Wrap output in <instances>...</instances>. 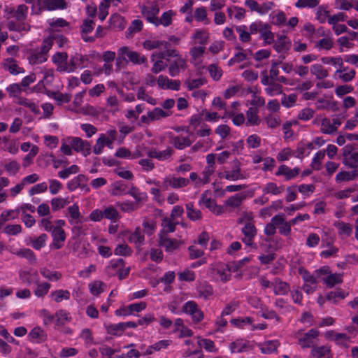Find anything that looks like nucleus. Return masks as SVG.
I'll return each instance as SVG.
<instances>
[{
    "label": "nucleus",
    "mask_w": 358,
    "mask_h": 358,
    "mask_svg": "<svg viewBox=\"0 0 358 358\" xmlns=\"http://www.w3.org/2000/svg\"><path fill=\"white\" fill-rule=\"evenodd\" d=\"M29 8L25 4L18 5L15 10L11 12L12 16L17 22L10 20L8 22V28L10 31L18 32L28 31L30 29L29 24L25 22L28 15Z\"/></svg>",
    "instance_id": "obj_1"
},
{
    "label": "nucleus",
    "mask_w": 358,
    "mask_h": 358,
    "mask_svg": "<svg viewBox=\"0 0 358 358\" xmlns=\"http://www.w3.org/2000/svg\"><path fill=\"white\" fill-rule=\"evenodd\" d=\"M117 55L118 57L116 58L117 66H119L122 61H124L126 63L131 62L136 65L147 64V58L145 55L136 51L131 50L127 46L120 48L117 50Z\"/></svg>",
    "instance_id": "obj_2"
},
{
    "label": "nucleus",
    "mask_w": 358,
    "mask_h": 358,
    "mask_svg": "<svg viewBox=\"0 0 358 358\" xmlns=\"http://www.w3.org/2000/svg\"><path fill=\"white\" fill-rule=\"evenodd\" d=\"M343 164L352 169L358 168V152H355V147L348 144L342 149Z\"/></svg>",
    "instance_id": "obj_3"
},
{
    "label": "nucleus",
    "mask_w": 358,
    "mask_h": 358,
    "mask_svg": "<svg viewBox=\"0 0 358 358\" xmlns=\"http://www.w3.org/2000/svg\"><path fill=\"white\" fill-rule=\"evenodd\" d=\"M298 344L302 349L313 348L315 340L317 339L320 331L316 329H311L304 334L298 332Z\"/></svg>",
    "instance_id": "obj_4"
},
{
    "label": "nucleus",
    "mask_w": 358,
    "mask_h": 358,
    "mask_svg": "<svg viewBox=\"0 0 358 358\" xmlns=\"http://www.w3.org/2000/svg\"><path fill=\"white\" fill-rule=\"evenodd\" d=\"M241 232L243 234L242 241L248 246L257 248V245L254 243V239L257 234V229L255 226V224L246 223L243 224V227L241 229Z\"/></svg>",
    "instance_id": "obj_5"
},
{
    "label": "nucleus",
    "mask_w": 358,
    "mask_h": 358,
    "mask_svg": "<svg viewBox=\"0 0 358 358\" xmlns=\"http://www.w3.org/2000/svg\"><path fill=\"white\" fill-rule=\"evenodd\" d=\"M184 313L191 315L193 322L198 323L203 319V313L194 301L186 302L182 306Z\"/></svg>",
    "instance_id": "obj_6"
},
{
    "label": "nucleus",
    "mask_w": 358,
    "mask_h": 358,
    "mask_svg": "<svg viewBox=\"0 0 358 358\" xmlns=\"http://www.w3.org/2000/svg\"><path fill=\"white\" fill-rule=\"evenodd\" d=\"M72 148L77 152H81L84 156L91 153V144L80 137H71L68 139Z\"/></svg>",
    "instance_id": "obj_7"
},
{
    "label": "nucleus",
    "mask_w": 358,
    "mask_h": 358,
    "mask_svg": "<svg viewBox=\"0 0 358 358\" xmlns=\"http://www.w3.org/2000/svg\"><path fill=\"white\" fill-rule=\"evenodd\" d=\"M67 60L68 55L65 52H58L52 58V62L57 66V71L71 73L69 62Z\"/></svg>",
    "instance_id": "obj_8"
},
{
    "label": "nucleus",
    "mask_w": 358,
    "mask_h": 358,
    "mask_svg": "<svg viewBox=\"0 0 358 358\" xmlns=\"http://www.w3.org/2000/svg\"><path fill=\"white\" fill-rule=\"evenodd\" d=\"M89 57L87 55L76 54L71 57L69 60V67L71 72H74L78 69H84L87 66Z\"/></svg>",
    "instance_id": "obj_9"
},
{
    "label": "nucleus",
    "mask_w": 358,
    "mask_h": 358,
    "mask_svg": "<svg viewBox=\"0 0 358 358\" xmlns=\"http://www.w3.org/2000/svg\"><path fill=\"white\" fill-rule=\"evenodd\" d=\"M180 81L179 80H171L167 76L160 75L157 79L159 87L163 90H171L178 91L180 87Z\"/></svg>",
    "instance_id": "obj_10"
},
{
    "label": "nucleus",
    "mask_w": 358,
    "mask_h": 358,
    "mask_svg": "<svg viewBox=\"0 0 358 358\" xmlns=\"http://www.w3.org/2000/svg\"><path fill=\"white\" fill-rule=\"evenodd\" d=\"M141 11L149 22L155 24L156 22H158L157 15L159 12V8L157 4H153L150 6H142Z\"/></svg>",
    "instance_id": "obj_11"
},
{
    "label": "nucleus",
    "mask_w": 358,
    "mask_h": 358,
    "mask_svg": "<svg viewBox=\"0 0 358 358\" xmlns=\"http://www.w3.org/2000/svg\"><path fill=\"white\" fill-rule=\"evenodd\" d=\"M186 59L179 57L176 59L171 62L169 66V75L172 77L178 76L181 71H185L187 68Z\"/></svg>",
    "instance_id": "obj_12"
},
{
    "label": "nucleus",
    "mask_w": 358,
    "mask_h": 358,
    "mask_svg": "<svg viewBox=\"0 0 358 358\" xmlns=\"http://www.w3.org/2000/svg\"><path fill=\"white\" fill-rule=\"evenodd\" d=\"M224 177L228 180L232 181L245 178V176L241 171V164L237 159L233 161L232 170L224 171Z\"/></svg>",
    "instance_id": "obj_13"
},
{
    "label": "nucleus",
    "mask_w": 358,
    "mask_h": 358,
    "mask_svg": "<svg viewBox=\"0 0 358 358\" xmlns=\"http://www.w3.org/2000/svg\"><path fill=\"white\" fill-rule=\"evenodd\" d=\"M300 172L301 169L299 167L291 169L287 165L282 164L278 167V171L275 173V176H282L285 177V180H290L295 178Z\"/></svg>",
    "instance_id": "obj_14"
},
{
    "label": "nucleus",
    "mask_w": 358,
    "mask_h": 358,
    "mask_svg": "<svg viewBox=\"0 0 358 358\" xmlns=\"http://www.w3.org/2000/svg\"><path fill=\"white\" fill-rule=\"evenodd\" d=\"M199 203L204 205L210 211L216 215H220L224 212V207L217 205L215 200L210 198H207L205 194L201 195V197L199 201Z\"/></svg>",
    "instance_id": "obj_15"
},
{
    "label": "nucleus",
    "mask_w": 358,
    "mask_h": 358,
    "mask_svg": "<svg viewBox=\"0 0 358 358\" xmlns=\"http://www.w3.org/2000/svg\"><path fill=\"white\" fill-rule=\"evenodd\" d=\"M52 245L55 249H60L66 240V234L64 230L60 227H55L52 231Z\"/></svg>",
    "instance_id": "obj_16"
},
{
    "label": "nucleus",
    "mask_w": 358,
    "mask_h": 358,
    "mask_svg": "<svg viewBox=\"0 0 358 358\" xmlns=\"http://www.w3.org/2000/svg\"><path fill=\"white\" fill-rule=\"evenodd\" d=\"M87 178L83 174H79L67 182V189L69 192H73L77 188L83 189L86 187Z\"/></svg>",
    "instance_id": "obj_17"
},
{
    "label": "nucleus",
    "mask_w": 358,
    "mask_h": 358,
    "mask_svg": "<svg viewBox=\"0 0 358 358\" xmlns=\"http://www.w3.org/2000/svg\"><path fill=\"white\" fill-rule=\"evenodd\" d=\"M334 226L337 229L338 235L342 238H348L352 234V226L343 221H336Z\"/></svg>",
    "instance_id": "obj_18"
},
{
    "label": "nucleus",
    "mask_w": 358,
    "mask_h": 358,
    "mask_svg": "<svg viewBox=\"0 0 358 358\" xmlns=\"http://www.w3.org/2000/svg\"><path fill=\"white\" fill-rule=\"evenodd\" d=\"M179 222H173L171 218L165 217L162 219V230L159 234V236H167L169 233H173L176 231V225Z\"/></svg>",
    "instance_id": "obj_19"
},
{
    "label": "nucleus",
    "mask_w": 358,
    "mask_h": 358,
    "mask_svg": "<svg viewBox=\"0 0 358 358\" xmlns=\"http://www.w3.org/2000/svg\"><path fill=\"white\" fill-rule=\"evenodd\" d=\"M198 296L205 300H208L213 294V287L207 282H201L196 286Z\"/></svg>",
    "instance_id": "obj_20"
},
{
    "label": "nucleus",
    "mask_w": 358,
    "mask_h": 358,
    "mask_svg": "<svg viewBox=\"0 0 358 358\" xmlns=\"http://www.w3.org/2000/svg\"><path fill=\"white\" fill-rule=\"evenodd\" d=\"M173 153V150L171 147H168L166 150L158 151L155 149L151 150L148 152V156L150 158H155L159 161H164L171 158Z\"/></svg>",
    "instance_id": "obj_21"
},
{
    "label": "nucleus",
    "mask_w": 358,
    "mask_h": 358,
    "mask_svg": "<svg viewBox=\"0 0 358 358\" xmlns=\"http://www.w3.org/2000/svg\"><path fill=\"white\" fill-rule=\"evenodd\" d=\"M337 182H349L358 179V170L352 169L351 171H342L336 176Z\"/></svg>",
    "instance_id": "obj_22"
},
{
    "label": "nucleus",
    "mask_w": 358,
    "mask_h": 358,
    "mask_svg": "<svg viewBox=\"0 0 358 358\" xmlns=\"http://www.w3.org/2000/svg\"><path fill=\"white\" fill-rule=\"evenodd\" d=\"M159 244L164 248L167 252H172L180 245L177 240L170 238L168 236H159Z\"/></svg>",
    "instance_id": "obj_23"
},
{
    "label": "nucleus",
    "mask_w": 358,
    "mask_h": 358,
    "mask_svg": "<svg viewBox=\"0 0 358 358\" xmlns=\"http://www.w3.org/2000/svg\"><path fill=\"white\" fill-rule=\"evenodd\" d=\"M69 215V222L71 225L79 224L82 222V215L80 213L79 206L74 203L67 208Z\"/></svg>",
    "instance_id": "obj_24"
},
{
    "label": "nucleus",
    "mask_w": 358,
    "mask_h": 358,
    "mask_svg": "<svg viewBox=\"0 0 358 358\" xmlns=\"http://www.w3.org/2000/svg\"><path fill=\"white\" fill-rule=\"evenodd\" d=\"M335 74L343 82L348 83L354 79L356 71L355 69H350L349 67H343L336 70Z\"/></svg>",
    "instance_id": "obj_25"
},
{
    "label": "nucleus",
    "mask_w": 358,
    "mask_h": 358,
    "mask_svg": "<svg viewBox=\"0 0 358 358\" xmlns=\"http://www.w3.org/2000/svg\"><path fill=\"white\" fill-rule=\"evenodd\" d=\"M290 289L289 285L278 278L274 279L273 292L275 295H285Z\"/></svg>",
    "instance_id": "obj_26"
},
{
    "label": "nucleus",
    "mask_w": 358,
    "mask_h": 358,
    "mask_svg": "<svg viewBox=\"0 0 358 358\" xmlns=\"http://www.w3.org/2000/svg\"><path fill=\"white\" fill-rule=\"evenodd\" d=\"M327 338H332L337 345L348 347L347 343L350 338L345 334H334L333 331H327L325 334Z\"/></svg>",
    "instance_id": "obj_27"
},
{
    "label": "nucleus",
    "mask_w": 358,
    "mask_h": 358,
    "mask_svg": "<svg viewBox=\"0 0 358 358\" xmlns=\"http://www.w3.org/2000/svg\"><path fill=\"white\" fill-rule=\"evenodd\" d=\"M279 345L280 343L277 340L266 341L259 344V349L264 354H271L275 352Z\"/></svg>",
    "instance_id": "obj_28"
},
{
    "label": "nucleus",
    "mask_w": 358,
    "mask_h": 358,
    "mask_svg": "<svg viewBox=\"0 0 358 358\" xmlns=\"http://www.w3.org/2000/svg\"><path fill=\"white\" fill-rule=\"evenodd\" d=\"M290 41L285 36H280L276 40L273 48L278 52H282L288 50L290 47Z\"/></svg>",
    "instance_id": "obj_29"
},
{
    "label": "nucleus",
    "mask_w": 358,
    "mask_h": 358,
    "mask_svg": "<svg viewBox=\"0 0 358 358\" xmlns=\"http://www.w3.org/2000/svg\"><path fill=\"white\" fill-rule=\"evenodd\" d=\"M311 355L317 358H332L331 350L328 346H314Z\"/></svg>",
    "instance_id": "obj_30"
},
{
    "label": "nucleus",
    "mask_w": 358,
    "mask_h": 358,
    "mask_svg": "<svg viewBox=\"0 0 358 358\" xmlns=\"http://www.w3.org/2000/svg\"><path fill=\"white\" fill-rule=\"evenodd\" d=\"M45 10L48 11V0H36L31 7V14L33 15H40Z\"/></svg>",
    "instance_id": "obj_31"
},
{
    "label": "nucleus",
    "mask_w": 358,
    "mask_h": 358,
    "mask_svg": "<svg viewBox=\"0 0 358 358\" xmlns=\"http://www.w3.org/2000/svg\"><path fill=\"white\" fill-rule=\"evenodd\" d=\"M129 240L131 243L136 244L137 247L141 246L145 241L144 231L140 227L136 228L134 231L130 234Z\"/></svg>",
    "instance_id": "obj_32"
},
{
    "label": "nucleus",
    "mask_w": 358,
    "mask_h": 358,
    "mask_svg": "<svg viewBox=\"0 0 358 358\" xmlns=\"http://www.w3.org/2000/svg\"><path fill=\"white\" fill-rule=\"evenodd\" d=\"M284 186H278L276 183L270 182L266 183L262 188V192L264 194H271L273 195L280 194L284 191Z\"/></svg>",
    "instance_id": "obj_33"
},
{
    "label": "nucleus",
    "mask_w": 358,
    "mask_h": 358,
    "mask_svg": "<svg viewBox=\"0 0 358 358\" xmlns=\"http://www.w3.org/2000/svg\"><path fill=\"white\" fill-rule=\"evenodd\" d=\"M172 143L178 150H183L192 145V141L188 136H177L173 138Z\"/></svg>",
    "instance_id": "obj_34"
},
{
    "label": "nucleus",
    "mask_w": 358,
    "mask_h": 358,
    "mask_svg": "<svg viewBox=\"0 0 358 358\" xmlns=\"http://www.w3.org/2000/svg\"><path fill=\"white\" fill-rule=\"evenodd\" d=\"M311 73L315 76L317 79L322 80L327 78L329 76L328 70L324 69L320 64H315L310 68Z\"/></svg>",
    "instance_id": "obj_35"
},
{
    "label": "nucleus",
    "mask_w": 358,
    "mask_h": 358,
    "mask_svg": "<svg viewBox=\"0 0 358 358\" xmlns=\"http://www.w3.org/2000/svg\"><path fill=\"white\" fill-rule=\"evenodd\" d=\"M56 324L58 326H63L66 323L71 321L70 313L63 309L58 310L55 313Z\"/></svg>",
    "instance_id": "obj_36"
},
{
    "label": "nucleus",
    "mask_w": 358,
    "mask_h": 358,
    "mask_svg": "<svg viewBox=\"0 0 358 358\" xmlns=\"http://www.w3.org/2000/svg\"><path fill=\"white\" fill-rule=\"evenodd\" d=\"M324 282L329 288H332L336 285L341 284L343 282L342 275L340 273H331L323 278Z\"/></svg>",
    "instance_id": "obj_37"
},
{
    "label": "nucleus",
    "mask_w": 358,
    "mask_h": 358,
    "mask_svg": "<svg viewBox=\"0 0 358 358\" xmlns=\"http://www.w3.org/2000/svg\"><path fill=\"white\" fill-rule=\"evenodd\" d=\"M187 210V216L192 221H196L201 220L202 217L201 212L194 208V204L192 202L187 203L185 205Z\"/></svg>",
    "instance_id": "obj_38"
},
{
    "label": "nucleus",
    "mask_w": 358,
    "mask_h": 358,
    "mask_svg": "<svg viewBox=\"0 0 358 358\" xmlns=\"http://www.w3.org/2000/svg\"><path fill=\"white\" fill-rule=\"evenodd\" d=\"M5 69L8 70L12 75H18L20 73H24V69L19 66L13 59H6V62L4 64Z\"/></svg>",
    "instance_id": "obj_39"
},
{
    "label": "nucleus",
    "mask_w": 358,
    "mask_h": 358,
    "mask_svg": "<svg viewBox=\"0 0 358 358\" xmlns=\"http://www.w3.org/2000/svg\"><path fill=\"white\" fill-rule=\"evenodd\" d=\"M247 121L246 125H258L260 122V120L257 115V109L254 108H250L246 113Z\"/></svg>",
    "instance_id": "obj_40"
},
{
    "label": "nucleus",
    "mask_w": 358,
    "mask_h": 358,
    "mask_svg": "<svg viewBox=\"0 0 358 358\" xmlns=\"http://www.w3.org/2000/svg\"><path fill=\"white\" fill-rule=\"evenodd\" d=\"M248 343L247 341H243L242 339H237L229 345V349L231 353H240L245 351L248 348Z\"/></svg>",
    "instance_id": "obj_41"
},
{
    "label": "nucleus",
    "mask_w": 358,
    "mask_h": 358,
    "mask_svg": "<svg viewBox=\"0 0 358 358\" xmlns=\"http://www.w3.org/2000/svg\"><path fill=\"white\" fill-rule=\"evenodd\" d=\"M70 292L68 290L57 289L50 293V296L56 302L60 303L63 300H69L70 299Z\"/></svg>",
    "instance_id": "obj_42"
},
{
    "label": "nucleus",
    "mask_w": 358,
    "mask_h": 358,
    "mask_svg": "<svg viewBox=\"0 0 358 358\" xmlns=\"http://www.w3.org/2000/svg\"><path fill=\"white\" fill-rule=\"evenodd\" d=\"M164 45L165 48H167L170 44L167 42L161 41L155 39H148L145 40L143 43V47L145 50H152L159 48L161 45Z\"/></svg>",
    "instance_id": "obj_43"
},
{
    "label": "nucleus",
    "mask_w": 358,
    "mask_h": 358,
    "mask_svg": "<svg viewBox=\"0 0 358 358\" xmlns=\"http://www.w3.org/2000/svg\"><path fill=\"white\" fill-rule=\"evenodd\" d=\"M127 194L131 195L135 199L136 203L145 201L148 199L147 194L145 192H141L139 189L134 186H131V188L127 190Z\"/></svg>",
    "instance_id": "obj_44"
},
{
    "label": "nucleus",
    "mask_w": 358,
    "mask_h": 358,
    "mask_svg": "<svg viewBox=\"0 0 358 358\" xmlns=\"http://www.w3.org/2000/svg\"><path fill=\"white\" fill-rule=\"evenodd\" d=\"M48 59V56H46L43 52L39 50H35L31 52L30 56L29 57V62L32 64H38L45 62Z\"/></svg>",
    "instance_id": "obj_45"
},
{
    "label": "nucleus",
    "mask_w": 358,
    "mask_h": 358,
    "mask_svg": "<svg viewBox=\"0 0 358 358\" xmlns=\"http://www.w3.org/2000/svg\"><path fill=\"white\" fill-rule=\"evenodd\" d=\"M245 199L244 194H236L230 196L225 202V204L231 208H238Z\"/></svg>",
    "instance_id": "obj_46"
},
{
    "label": "nucleus",
    "mask_w": 358,
    "mask_h": 358,
    "mask_svg": "<svg viewBox=\"0 0 358 358\" xmlns=\"http://www.w3.org/2000/svg\"><path fill=\"white\" fill-rule=\"evenodd\" d=\"M259 34L265 44H271L274 42V34L271 31L269 24L266 23Z\"/></svg>",
    "instance_id": "obj_47"
},
{
    "label": "nucleus",
    "mask_w": 358,
    "mask_h": 358,
    "mask_svg": "<svg viewBox=\"0 0 358 358\" xmlns=\"http://www.w3.org/2000/svg\"><path fill=\"white\" fill-rule=\"evenodd\" d=\"M30 341H36L37 343H41L45 340V335L40 327H34L29 334Z\"/></svg>",
    "instance_id": "obj_48"
},
{
    "label": "nucleus",
    "mask_w": 358,
    "mask_h": 358,
    "mask_svg": "<svg viewBox=\"0 0 358 358\" xmlns=\"http://www.w3.org/2000/svg\"><path fill=\"white\" fill-rule=\"evenodd\" d=\"M207 83V80L205 78H199L196 79H187L185 81V84L186 85L188 90H193L194 89H197L202 85H205Z\"/></svg>",
    "instance_id": "obj_49"
},
{
    "label": "nucleus",
    "mask_w": 358,
    "mask_h": 358,
    "mask_svg": "<svg viewBox=\"0 0 358 358\" xmlns=\"http://www.w3.org/2000/svg\"><path fill=\"white\" fill-rule=\"evenodd\" d=\"M169 180L170 186L174 189L186 187L189 182V179L182 177H169Z\"/></svg>",
    "instance_id": "obj_50"
},
{
    "label": "nucleus",
    "mask_w": 358,
    "mask_h": 358,
    "mask_svg": "<svg viewBox=\"0 0 358 358\" xmlns=\"http://www.w3.org/2000/svg\"><path fill=\"white\" fill-rule=\"evenodd\" d=\"M172 113L169 110H164L161 108H155L150 111V117L153 121L159 120L162 118L167 117L171 115Z\"/></svg>",
    "instance_id": "obj_51"
},
{
    "label": "nucleus",
    "mask_w": 358,
    "mask_h": 358,
    "mask_svg": "<svg viewBox=\"0 0 358 358\" xmlns=\"http://www.w3.org/2000/svg\"><path fill=\"white\" fill-rule=\"evenodd\" d=\"M174 15V13L169 10L166 12H164L160 18L158 17V22H156L155 26H159L160 24L164 27H168L172 23V16Z\"/></svg>",
    "instance_id": "obj_52"
},
{
    "label": "nucleus",
    "mask_w": 358,
    "mask_h": 358,
    "mask_svg": "<svg viewBox=\"0 0 358 358\" xmlns=\"http://www.w3.org/2000/svg\"><path fill=\"white\" fill-rule=\"evenodd\" d=\"M124 266V261L122 259H118L116 260H111L109 262L108 266L106 268V272L108 275H113L115 272L113 271L120 269Z\"/></svg>",
    "instance_id": "obj_53"
},
{
    "label": "nucleus",
    "mask_w": 358,
    "mask_h": 358,
    "mask_svg": "<svg viewBox=\"0 0 358 358\" xmlns=\"http://www.w3.org/2000/svg\"><path fill=\"white\" fill-rule=\"evenodd\" d=\"M17 103L19 105L28 108L32 113L37 115L40 113V110L38 106L33 101L27 98L20 97Z\"/></svg>",
    "instance_id": "obj_54"
},
{
    "label": "nucleus",
    "mask_w": 358,
    "mask_h": 358,
    "mask_svg": "<svg viewBox=\"0 0 358 358\" xmlns=\"http://www.w3.org/2000/svg\"><path fill=\"white\" fill-rule=\"evenodd\" d=\"M50 287L51 285L48 282H37V286L34 289V293L36 296L43 298L48 294Z\"/></svg>",
    "instance_id": "obj_55"
},
{
    "label": "nucleus",
    "mask_w": 358,
    "mask_h": 358,
    "mask_svg": "<svg viewBox=\"0 0 358 358\" xmlns=\"http://www.w3.org/2000/svg\"><path fill=\"white\" fill-rule=\"evenodd\" d=\"M47 240L48 236L45 234H42L37 238H31L30 243L35 250H40L45 245Z\"/></svg>",
    "instance_id": "obj_56"
},
{
    "label": "nucleus",
    "mask_w": 358,
    "mask_h": 358,
    "mask_svg": "<svg viewBox=\"0 0 358 358\" xmlns=\"http://www.w3.org/2000/svg\"><path fill=\"white\" fill-rule=\"evenodd\" d=\"M236 31L239 34V39L243 43L251 41V34L247 26L240 25L236 27Z\"/></svg>",
    "instance_id": "obj_57"
},
{
    "label": "nucleus",
    "mask_w": 358,
    "mask_h": 358,
    "mask_svg": "<svg viewBox=\"0 0 358 358\" xmlns=\"http://www.w3.org/2000/svg\"><path fill=\"white\" fill-rule=\"evenodd\" d=\"M136 96L138 99L145 101L151 105L154 106L157 104L156 99L152 96L148 95L145 92V87H141L138 88Z\"/></svg>",
    "instance_id": "obj_58"
},
{
    "label": "nucleus",
    "mask_w": 358,
    "mask_h": 358,
    "mask_svg": "<svg viewBox=\"0 0 358 358\" xmlns=\"http://www.w3.org/2000/svg\"><path fill=\"white\" fill-rule=\"evenodd\" d=\"M41 274L50 281H57L62 278V274L58 271H52L46 268L40 270Z\"/></svg>",
    "instance_id": "obj_59"
},
{
    "label": "nucleus",
    "mask_w": 358,
    "mask_h": 358,
    "mask_svg": "<svg viewBox=\"0 0 358 358\" xmlns=\"http://www.w3.org/2000/svg\"><path fill=\"white\" fill-rule=\"evenodd\" d=\"M282 85L279 83L271 81L267 87L265 88V92L268 96H275L283 94L282 91Z\"/></svg>",
    "instance_id": "obj_60"
},
{
    "label": "nucleus",
    "mask_w": 358,
    "mask_h": 358,
    "mask_svg": "<svg viewBox=\"0 0 358 358\" xmlns=\"http://www.w3.org/2000/svg\"><path fill=\"white\" fill-rule=\"evenodd\" d=\"M69 203V201L68 198L56 197L51 200L52 209L54 211H57L63 208Z\"/></svg>",
    "instance_id": "obj_61"
},
{
    "label": "nucleus",
    "mask_w": 358,
    "mask_h": 358,
    "mask_svg": "<svg viewBox=\"0 0 358 358\" xmlns=\"http://www.w3.org/2000/svg\"><path fill=\"white\" fill-rule=\"evenodd\" d=\"M16 255L20 257L26 258L30 263H34L36 260V257L34 252L29 248H22L15 252Z\"/></svg>",
    "instance_id": "obj_62"
},
{
    "label": "nucleus",
    "mask_w": 358,
    "mask_h": 358,
    "mask_svg": "<svg viewBox=\"0 0 358 358\" xmlns=\"http://www.w3.org/2000/svg\"><path fill=\"white\" fill-rule=\"evenodd\" d=\"M194 17L197 22H205V24L209 23V20L207 18L206 8L203 6L195 9Z\"/></svg>",
    "instance_id": "obj_63"
},
{
    "label": "nucleus",
    "mask_w": 358,
    "mask_h": 358,
    "mask_svg": "<svg viewBox=\"0 0 358 358\" xmlns=\"http://www.w3.org/2000/svg\"><path fill=\"white\" fill-rule=\"evenodd\" d=\"M80 171L79 167L77 165H71V166L66 168L58 172V176L62 179H66L71 175L76 174Z\"/></svg>",
    "instance_id": "obj_64"
}]
</instances>
